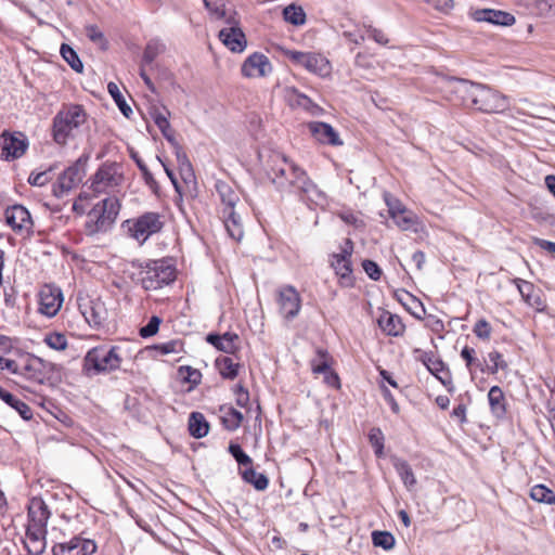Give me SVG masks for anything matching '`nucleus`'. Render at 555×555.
Masks as SVG:
<instances>
[{
	"instance_id": "f257e3e1",
	"label": "nucleus",
	"mask_w": 555,
	"mask_h": 555,
	"mask_svg": "<svg viewBox=\"0 0 555 555\" xmlns=\"http://www.w3.org/2000/svg\"><path fill=\"white\" fill-rule=\"evenodd\" d=\"M452 92L466 107L487 114H501L509 108V99L498 91L465 79H456Z\"/></svg>"
},
{
	"instance_id": "f03ea898",
	"label": "nucleus",
	"mask_w": 555,
	"mask_h": 555,
	"mask_svg": "<svg viewBox=\"0 0 555 555\" xmlns=\"http://www.w3.org/2000/svg\"><path fill=\"white\" fill-rule=\"evenodd\" d=\"M176 279V270L164 260L147 262L140 271L141 285L146 291H156Z\"/></svg>"
},
{
	"instance_id": "7ed1b4c3",
	"label": "nucleus",
	"mask_w": 555,
	"mask_h": 555,
	"mask_svg": "<svg viewBox=\"0 0 555 555\" xmlns=\"http://www.w3.org/2000/svg\"><path fill=\"white\" fill-rule=\"evenodd\" d=\"M83 109L74 105L66 111L59 112L53 118V139L59 144H65L72 132L85 122Z\"/></svg>"
},
{
	"instance_id": "20e7f679",
	"label": "nucleus",
	"mask_w": 555,
	"mask_h": 555,
	"mask_svg": "<svg viewBox=\"0 0 555 555\" xmlns=\"http://www.w3.org/2000/svg\"><path fill=\"white\" fill-rule=\"evenodd\" d=\"M124 175L121 166L117 163L106 165V194L112 189L113 195L106 197V221L114 222L121 208V197L124 193L120 186L124 183Z\"/></svg>"
},
{
	"instance_id": "39448f33",
	"label": "nucleus",
	"mask_w": 555,
	"mask_h": 555,
	"mask_svg": "<svg viewBox=\"0 0 555 555\" xmlns=\"http://www.w3.org/2000/svg\"><path fill=\"white\" fill-rule=\"evenodd\" d=\"M352 253L353 242L350 238H346L340 246V251L333 254L331 257V267L334 269L336 275L339 276V285L341 287H352L354 285L351 263Z\"/></svg>"
},
{
	"instance_id": "423d86ee",
	"label": "nucleus",
	"mask_w": 555,
	"mask_h": 555,
	"mask_svg": "<svg viewBox=\"0 0 555 555\" xmlns=\"http://www.w3.org/2000/svg\"><path fill=\"white\" fill-rule=\"evenodd\" d=\"M286 56L295 64L320 77H328L332 73L330 61L320 53L289 50L286 52Z\"/></svg>"
},
{
	"instance_id": "0eeeda50",
	"label": "nucleus",
	"mask_w": 555,
	"mask_h": 555,
	"mask_svg": "<svg viewBox=\"0 0 555 555\" xmlns=\"http://www.w3.org/2000/svg\"><path fill=\"white\" fill-rule=\"evenodd\" d=\"M163 216L155 211H147L139 216L129 227L131 236L140 244L146 242L149 237L158 233L164 228Z\"/></svg>"
},
{
	"instance_id": "6e6552de",
	"label": "nucleus",
	"mask_w": 555,
	"mask_h": 555,
	"mask_svg": "<svg viewBox=\"0 0 555 555\" xmlns=\"http://www.w3.org/2000/svg\"><path fill=\"white\" fill-rule=\"evenodd\" d=\"M85 165L86 162L79 158L66 168L53 184L52 194L61 198L67 195L73 189L77 188L86 175Z\"/></svg>"
},
{
	"instance_id": "1a4fd4ad",
	"label": "nucleus",
	"mask_w": 555,
	"mask_h": 555,
	"mask_svg": "<svg viewBox=\"0 0 555 555\" xmlns=\"http://www.w3.org/2000/svg\"><path fill=\"white\" fill-rule=\"evenodd\" d=\"M228 26L219 31L220 41L232 52L241 53L246 49L247 41L245 34L240 26V18L235 11L227 17Z\"/></svg>"
},
{
	"instance_id": "9d476101",
	"label": "nucleus",
	"mask_w": 555,
	"mask_h": 555,
	"mask_svg": "<svg viewBox=\"0 0 555 555\" xmlns=\"http://www.w3.org/2000/svg\"><path fill=\"white\" fill-rule=\"evenodd\" d=\"M274 165L271 167L268 175L272 183L281 191L288 190L294 186L293 181L296 179L295 171H302L300 167L294 163L288 162L285 157L275 156Z\"/></svg>"
},
{
	"instance_id": "9b49d317",
	"label": "nucleus",
	"mask_w": 555,
	"mask_h": 555,
	"mask_svg": "<svg viewBox=\"0 0 555 555\" xmlns=\"http://www.w3.org/2000/svg\"><path fill=\"white\" fill-rule=\"evenodd\" d=\"M276 302L280 313L287 321L295 319L300 312L301 297L292 285H284L278 289Z\"/></svg>"
},
{
	"instance_id": "f8f14e48",
	"label": "nucleus",
	"mask_w": 555,
	"mask_h": 555,
	"mask_svg": "<svg viewBox=\"0 0 555 555\" xmlns=\"http://www.w3.org/2000/svg\"><path fill=\"white\" fill-rule=\"evenodd\" d=\"M55 365L35 356H26L18 362L17 375L27 379L42 383L43 379L54 370Z\"/></svg>"
},
{
	"instance_id": "ddd939ff",
	"label": "nucleus",
	"mask_w": 555,
	"mask_h": 555,
	"mask_svg": "<svg viewBox=\"0 0 555 555\" xmlns=\"http://www.w3.org/2000/svg\"><path fill=\"white\" fill-rule=\"evenodd\" d=\"M0 157L10 160L22 157L28 149V140L22 132L4 131L0 137Z\"/></svg>"
},
{
	"instance_id": "4468645a",
	"label": "nucleus",
	"mask_w": 555,
	"mask_h": 555,
	"mask_svg": "<svg viewBox=\"0 0 555 555\" xmlns=\"http://www.w3.org/2000/svg\"><path fill=\"white\" fill-rule=\"evenodd\" d=\"M63 304L62 291L53 285L46 284L39 292L38 311L48 317L53 318L57 314Z\"/></svg>"
},
{
	"instance_id": "2eb2a0df",
	"label": "nucleus",
	"mask_w": 555,
	"mask_h": 555,
	"mask_svg": "<svg viewBox=\"0 0 555 555\" xmlns=\"http://www.w3.org/2000/svg\"><path fill=\"white\" fill-rule=\"evenodd\" d=\"M95 550L96 544L94 540L79 534L72 538L68 542L55 544L52 552L53 555H91Z\"/></svg>"
},
{
	"instance_id": "dca6fc26",
	"label": "nucleus",
	"mask_w": 555,
	"mask_h": 555,
	"mask_svg": "<svg viewBox=\"0 0 555 555\" xmlns=\"http://www.w3.org/2000/svg\"><path fill=\"white\" fill-rule=\"evenodd\" d=\"M420 360L449 392L454 391L451 373L442 360L436 358L433 352H423Z\"/></svg>"
},
{
	"instance_id": "f3484780",
	"label": "nucleus",
	"mask_w": 555,
	"mask_h": 555,
	"mask_svg": "<svg viewBox=\"0 0 555 555\" xmlns=\"http://www.w3.org/2000/svg\"><path fill=\"white\" fill-rule=\"evenodd\" d=\"M4 218L7 224L15 232L25 231L29 233L34 225L30 212L26 207L20 204L8 207L4 210Z\"/></svg>"
},
{
	"instance_id": "a211bd4d",
	"label": "nucleus",
	"mask_w": 555,
	"mask_h": 555,
	"mask_svg": "<svg viewBox=\"0 0 555 555\" xmlns=\"http://www.w3.org/2000/svg\"><path fill=\"white\" fill-rule=\"evenodd\" d=\"M241 72L242 75L247 78L266 77L272 72V64L268 56L255 52L244 61Z\"/></svg>"
},
{
	"instance_id": "6ab92c4d",
	"label": "nucleus",
	"mask_w": 555,
	"mask_h": 555,
	"mask_svg": "<svg viewBox=\"0 0 555 555\" xmlns=\"http://www.w3.org/2000/svg\"><path fill=\"white\" fill-rule=\"evenodd\" d=\"M296 179L292 180L294 189H296L308 201L320 204L325 199V194L317 186V184L308 177L305 170L295 171Z\"/></svg>"
},
{
	"instance_id": "aec40b11",
	"label": "nucleus",
	"mask_w": 555,
	"mask_h": 555,
	"mask_svg": "<svg viewBox=\"0 0 555 555\" xmlns=\"http://www.w3.org/2000/svg\"><path fill=\"white\" fill-rule=\"evenodd\" d=\"M308 128L318 142L333 146L343 145L338 132L330 124L312 121L309 122Z\"/></svg>"
},
{
	"instance_id": "412c9836",
	"label": "nucleus",
	"mask_w": 555,
	"mask_h": 555,
	"mask_svg": "<svg viewBox=\"0 0 555 555\" xmlns=\"http://www.w3.org/2000/svg\"><path fill=\"white\" fill-rule=\"evenodd\" d=\"M50 511L43 500L34 498L28 505L27 527L47 529Z\"/></svg>"
},
{
	"instance_id": "4be33fe9",
	"label": "nucleus",
	"mask_w": 555,
	"mask_h": 555,
	"mask_svg": "<svg viewBox=\"0 0 555 555\" xmlns=\"http://www.w3.org/2000/svg\"><path fill=\"white\" fill-rule=\"evenodd\" d=\"M472 17L476 22H487L501 26H511L515 23V17L511 13L493 9L475 10Z\"/></svg>"
},
{
	"instance_id": "5701e85b",
	"label": "nucleus",
	"mask_w": 555,
	"mask_h": 555,
	"mask_svg": "<svg viewBox=\"0 0 555 555\" xmlns=\"http://www.w3.org/2000/svg\"><path fill=\"white\" fill-rule=\"evenodd\" d=\"M47 529L26 528V537L23 540L24 547L29 555H41L46 550Z\"/></svg>"
},
{
	"instance_id": "b1692460",
	"label": "nucleus",
	"mask_w": 555,
	"mask_h": 555,
	"mask_svg": "<svg viewBox=\"0 0 555 555\" xmlns=\"http://www.w3.org/2000/svg\"><path fill=\"white\" fill-rule=\"evenodd\" d=\"M83 372L88 377L98 376L104 372V348L101 346L90 349L83 359Z\"/></svg>"
},
{
	"instance_id": "393cba45",
	"label": "nucleus",
	"mask_w": 555,
	"mask_h": 555,
	"mask_svg": "<svg viewBox=\"0 0 555 555\" xmlns=\"http://www.w3.org/2000/svg\"><path fill=\"white\" fill-rule=\"evenodd\" d=\"M488 401L492 415L498 420H504L507 413V401L499 386H492L489 389Z\"/></svg>"
},
{
	"instance_id": "a878e982",
	"label": "nucleus",
	"mask_w": 555,
	"mask_h": 555,
	"mask_svg": "<svg viewBox=\"0 0 555 555\" xmlns=\"http://www.w3.org/2000/svg\"><path fill=\"white\" fill-rule=\"evenodd\" d=\"M206 340L218 350L225 353H234L238 349L237 343L240 337L235 333L227 332L223 335L209 334Z\"/></svg>"
},
{
	"instance_id": "bb28decb",
	"label": "nucleus",
	"mask_w": 555,
	"mask_h": 555,
	"mask_svg": "<svg viewBox=\"0 0 555 555\" xmlns=\"http://www.w3.org/2000/svg\"><path fill=\"white\" fill-rule=\"evenodd\" d=\"M81 313L90 325L99 326L103 321L104 304L98 299H90L88 302L80 305Z\"/></svg>"
},
{
	"instance_id": "cd10ccee",
	"label": "nucleus",
	"mask_w": 555,
	"mask_h": 555,
	"mask_svg": "<svg viewBox=\"0 0 555 555\" xmlns=\"http://www.w3.org/2000/svg\"><path fill=\"white\" fill-rule=\"evenodd\" d=\"M378 325L382 331L389 336H399L404 331V324L400 317L385 311L378 318Z\"/></svg>"
},
{
	"instance_id": "c85d7f7f",
	"label": "nucleus",
	"mask_w": 555,
	"mask_h": 555,
	"mask_svg": "<svg viewBox=\"0 0 555 555\" xmlns=\"http://www.w3.org/2000/svg\"><path fill=\"white\" fill-rule=\"evenodd\" d=\"M222 218L229 235L235 241H241L244 230L241 217L235 212L234 208L222 209Z\"/></svg>"
},
{
	"instance_id": "c756f323",
	"label": "nucleus",
	"mask_w": 555,
	"mask_h": 555,
	"mask_svg": "<svg viewBox=\"0 0 555 555\" xmlns=\"http://www.w3.org/2000/svg\"><path fill=\"white\" fill-rule=\"evenodd\" d=\"M107 92L113 98L120 113L126 117L130 118L133 114L130 104L127 102L126 96L130 98V94L127 90H121L115 82H109L106 86Z\"/></svg>"
},
{
	"instance_id": "7c9ffc66",
	"label": "nucleus",
	"mask_w": 555,
	"mask_h": 555,
	"mask_svg": "<svg viewBox=\"0 0 555 555\" xmlns=\"http://www.w3.org/2000/svg\"><path fill=\"white\" fill-rule=\"evenodd\" d=\"M0 399L13 408L23 420L28 421L33 417V411L30 406L2 387H0Z\"/></svg>"
},
{
	"instance_id": "2f4dec72",
	"label": "nucleus",
	"mask_w": 555,
	"mask_h": 555,
	"mask_svg": "<svg viewBox=\"0 0 555 555\" xmlns=\"http://www.w3.org/2000/svg\"><path fill=\"white\" fill-rule=\"evenodd\" d=\"M516 4L526 13L537 16L546 15L553 9L550 0H517Z\"/></svg>"
},
{
	"instance_id": "473e14b6",
	"label": "nucleus",
	"mask_w": 555,
	"mask_h": 555,
	"mask_svg": "<svg viewBox=\"0 0 555 555\" xmlns=\"http://www.w3.org/2000/svg\"><path fill=\"white\" fill-rule=\"evenodd\" d=\"M150 115L153 118L155 125L160 130L162 134L165 137V139L172 145H177L175 131L171 129L167 115L159 112V109L156 107L151 108Z\"/></svg>"
},
{
	"instance_id": "72a5a7b5",
	"label": "nucleus",
	"mask_w": 555,
	"mask_h": 555,
	"mask_svg": "<svg viewBox=\"0 0 555 555\" xmlns=\"http://www.w3.org/2000/svg\"><path fill=\"white\" fill-rule=\"evenodd\" d=\"M129 350L125 346H113L106 352V371L117 370L126 359H130Z\"/></svg>"
},
{
	"instance_id": "f704fd0d",
	"label": "nucleus",
	"mask_w": 555,
	"mask_h": 555,
	"mask_svg": "<svg viewBox=\"0 0 555 555\" xmlns=\"http://www.w3.org/2000/svg\"><path fill=\"white\" fill-rule=\"evenodd\" d=\"M215 188L224 205L223 209H233L238 202V194L224 181H217Z\"/></svg>"
},
{
	"instance_id": "c9c22d12",
	"label": "nucleus",
	"mask_w": 555,
	"mask_h": 555,
	"mask_svg": "<svg viewBox=\"0 0 555 555\" xmlns=\"http://www.w3.org/2000/svg\"><path fill=\"white\" fill-rule=\"evenodd\" d=\"M241 476L245 482L251 485L258 491H263L269 486L268 477L262 473L256 472L251 465L241 470Z\"/></svg>"
},
{
	"instance_id": "e433bc0d",
	"label": "nucleus",
	"mask_w": 555,
	"mask_h": 555,
	"mask_svg": "<svg viewBox=\"0 0 555 555\" xmlns=\"http://www.w3.org/2000/svg\"><path fill=\"white\" fill-rule=\"evenodd\" d=\"M390 217L393 219L395 223L401 230H411L417 224V218L406 209H398L395 210L391 206L389 209Z\"/></svg>"
},
{
	"instance_id": "4c0bfd02",
	"label": "nucleus",
	"mask_w": 555,
	"mask_h": 555,
	"mask_svg": "<svg viewBox=\"0 0 555 555\" xmlns=\"http://www.w3.org/2000/svg\"><path fill=\"white\" fill-rule=\"evenodd\" d=\"M209 425L204 415L199 412H193L189 418V431L195 438H203L208 434Z\"/></svg>"
},
{
	"instance_id": "58836bf2",
	"label": "nucleus",
	"mask_w": 555,
	"mask_h": 555,
	"mask_svg": "<svg viewBox=\"0 0 555 555\" xmlns=\"http://www.w3.org/2000/svg\"><path fill=\"white\" fill-rule=\"evenodd\" d=\"M393 467L398 475L400 476L404 486L411 490L416 485V478L412 470L411 465L401 459L393 460Z\"/></svg>"
},
{
	"instance_id": "ea45409f",
	"label": "nucleus",
	"mask_w": 555,
	"mask_h": 555,
	"mask_svg": "<svg viewBox=\"0 0 555 555\" xmlns=\"http://www.w3.org/2000/svg\"><path fill=\"white\" fill-rule=\"evenodd\" d=\"M332 362L333 358L328 351L323 348H318L315 350V356L310 360V366L313 374H321V372L328 371Z\"/></svg>"
},
{
	"instance_id": "a19ab883",
	"label": "nucleus",
	"mask_w": 555,
	"mask_h": 555,
	"mask_svg": "<svg viewBox=\"0 0 555 555\" xmlns=\"http://www.w3.org/2000/svg\"><path fill=\"white\" fill-rule=\"evenodd\" d=\"M216 366L223 378L234 379L238 374L240 363L224 356L216 359Z\"/></svg>"
},
{
	"instance_id": "79ce46f5",
	"label": "nucleus",
	"mask_w": 555,
	"mask_h": 555,
	"mask_svg": "<svg viewBox=\"0 0 555 555\" xmlns=\"http://www.w3.org/2000/svg\"><path fill=\"white\" fill-rule=\"evenodd\" d=\"M205 9L209 13V17L212 21H223L227 23V17L231 13H228L225 9L224 0H203Z\"/></svg>"
},
{
	"instance_id": "37998d69",
	"label": "nucleus",
	"mask_w": 555,
	"mask_h": 555,
	"mask_svg": "<svg viewBox=\"0 0 555 555\" xmlns=\"http://www.w3.org/2000/svg\"><path fill=\"white\" fill-rule=\"evenodd\" d=\"M60 53L67 64L77 73H81L83 64L79 59L77 52L68 44L62 43Z\"/></svg>"
},
{
	"instance_id": "c03bdc74",
	"label": "nucleus",
	"mask_w": 555,
	"mask_h": 555,
	"mask_svg": "<svg viewBox=\"0 0 555 555\" xmlns=\"http://www.w3.org/2000/svg\"><path fill=\"white\" fill-rule=\"evenodd\" d=\"M166 47L159 39H151L144 49L142 62L151 64L153 61L165 51Z\"/></svg>"
},
{
	"instance_id": "a18cd8bd",
	"label": "nucleus",
	"mask_w": 555,
	"mask_h": 555,
	"mask_svg": "<svg viewBox=\"0 0 555 555\" xmlns=\"http://www.w3.org/2000/svg\"><path fill=\"white\" fill-rule=\"evenodd\" d=\"M530 496L532 500L555 505V494L554 492L545 487L544 485H535L531 488Z\"/></svg>"
},
{
	"instance_id": "49530a36",
	"label": "nucleus",
	"mask_w": 555,
	"mask_h": 555,
	"mask_svg": "<svg viewBox=\"0 0 555 555\" xmlns=\"http://www.w3.org/2000/svg\"><path fill=\"white\" fill-rule=\"evenodd\" d=\"M221 420L228 430H236L242 424L243 414L234 408H228L224 410Z\"/></svg>"
},
{
	"instance_id": "de8ad7c7",
	"label": "nucleus",
	"mask_w": 555,
	"mask_h": 555,
	"mask_svg": "<svg viewBox=\"0 0 555 555\" xmlns=\"http://www.w3.org/2000/svg\"><path fill=\"white\" fill-rule=\"evenodd\" d=\"M88 224L90 222L94 223V230L91 232H96L102 229L104 225V199L99 201L93 208L88 212Z\"/></svg>"
},
{
	"instance_id": "09e8293b",
	"label": "nucleus",
	"mask_w": 555,
	"mask_h": 555,
	"mask_svg": "<svg viewBox=\"0 0 555 555\" xmlns=\"http://www.w3.org/2000/svg\"><path fill=\"white\" fill-rule=\"evenodd\" d=\"M284 20L293 25H302L306 22V14L300 7L289 4L283 10Z\"/></svg>"
},
{
	"instance_id": "8fccbe9b",
	"label": "nucleus",
	"mask_w": 555,
	"mask_h": 555,
	"mask_svg": "<svg viewBox=\"0 0 555 555\" xmlns=\"http://www.w3.org/2000/svg\"><path fill=\"white\" fill-rule=\"evenodd\" d=\"M94 182L92 183V193L83 191L79 194V199H90L95 194H100L102 192V182L104 181V166H100L94 176Z\"/></svg>"
},
{
	"instance_id": "3c124183",
	"label": "nucleus",
	"mask_w": 555,
	"mask_h": 555,
	"mask_svg": "<svg viewBox=\"0 0 555 555\" xmlns=\"http://www.w3.org/2000/svg\"><path fill=\"white\" fill-rule=\"evenodd\" d=\"M372 541L375 546L383 547L384 550H391L395 546V538L387 531H374L372 533Z\"/></svg>"
},
{
	"instance_id": "603ef678",
	"label": "nucleus",
	"mask_w": 555,
	"mask_h": 555,
	"mask_svg": "<svg viewBox=\"0 0 555 555\" xmlns=\"http://www.w3.org/2000/svg\"><path fill=\"white\" fill-rule=\"evenodd\" d=\"M179 374L182 376L184 382L191 384V388L201 384L202 373L198 370L193 369L192 366H180Z\"/></svg>"
},
{
	"instance_id": "864d4df0",
	"label": "nucleus",
	"mask_w": 555,
	"mask_h": 555,
	"mask_svg": "<svg viewBox=\"0 0 555 555\" xmlns=\"http://www.w3.org/2000/svg\"><path fill=\"white\" fill-rule=\"evenodd\" d=\"M229 452L240 466L248 467L253 464L251 457L243 451L240 444L231 442L229 444Z\"/></svg>"
},
{
	"instance_id": "5fc2aeb1",
	"label": "nucleus",
	"mask_w": 555,
	"mask_h": 555,
	"mask_svg": "<svg viewBox=\"0 0 555 555\" xmlns=\"http://www.w3.org/2000/svg\"><path fill=\"white\" fill-rule=\"evenodd\" d=\"M44 343L54 350H65L67 348L66 336L57 332L47 334Z\"/></svg>"
},
{
	"instance_id": "6e6d98bb",
	"label": "nucleus",
	"mask_w": 555,
	"mask_h": 555,
	"mask_svg": "<svg viewBox=\"0 0 555 555\" xmlns=\"http://www.w3.org/2000/svg\"><path fill=\"white\" fill-rule=\"evenodd\" d=\"M515 284L524 300L528 305L534 306V302L532 301V294L534 293L533 284L521 279H516Z\"/></svg>"
},
{
	"instance_id": "4d7b16f0",
	"label": "nucleus",
	"mask_w": 555,
	"mask_h": 555,
	"mask_svg": "<svg viewBox=\"0 0 555 555\" xmlns=\"http://www.w3.org/2000/svg\"><path fill=\"white\" fill-rule=\"evenodd\" d=\"M489 361L492 365H489L487 372L489 374H495L499 370H505L507 367V363L504 361L502 353L494 350L489 352L488 354Z\"/></svg>"
},
{
	"instance_id": "13d9d810",
	"label": "nucleus",
	"mask_w": 555,
	"mask_h": 555,
	"mask_svg": "<svg viewBox=\"0 0 555 555\" xmlns=\"http://www.w3.org/2000/svg\"><path fill=\"white\" fill-rule=\"evenodd\" d=\"M132 159L135 162L137 166L139 167L140 171L142 172L143 179L147 185L151 188H154L157 185L152 172L149 170L145 163L138 156L137 153H131Z\"/></svg>"
},
{
	"instance_id": "bf43d9fd",
	"label": "nucleus",
	"mask_w": 555,
	"mask_h": 555,
	"mask_svg": "<svg viewBox=\"0 0 555 555\" xmlns=\"http://www.w3.org/2000/svg\"><path fill=\"white\" fill-rule=\"evenodd\" d=\"M160 354L179 353L182 350V343L180 340H169L154 346Z\"/></svg>"
},
{
	"instance_id": "052dcab7",
	"label": "nucleus",
	"mask_w": 555,
	"mask_h": 555,
	"mask_svg": "<svg viewBox=\"0 0 555 555\" xmlns=\"http://www.w3.org/2000/svg\"><path fill=\"white\" fill-rule=\"evenodd\" d=\"M160 322L162 320L158 317L153 315L147 322V324L140 328V336L143 338H147L155 335L158 332Z\"/></svg>"
},
{
	"instance_id": "680f3d73",
	"label": "nucleus",
	"mask_w": 555,
	"mask_h": 555,
	"mask_svg": "<svg viewBox=\"0 0 555 555\" xmlns=\"http://www.w3.org/2000/svg\"><path fill=\"white\" fill-rule=\"evenodd\" d=\"M473 332L478 338L488 340L491 336V325L487 320L481 319L476 322Z\"/></svg>"
},
{
	"instance_id": "e2e57ef3",
	"label": "nucleus",
	"mask_w": 555,
	"mask_h": 555,
	"mask_svg": "<svg viewBox=\"0 0 555 555\" xmlns=\"http://www.w3.org/2000/svg\"><path fill=\"white\" fill-rule=\"evenodd\" d=\"M50 172L51 169L40 172H31L27 181L33 186H43L51 180Z\"/></svg>"
},
{
	"instance_id": "0e129e2a",
	"label": "nucleus",
	"mask_w": 555,
	"mask_h": 555,
	"mask_svg": "<svg viewBox=\"0 0 555 555\" xmlns=\"http://www.w3.org/2000/svg\"><path fill=\"white\" fill-rule=\"evenodd\" d=\"M362 268L371 280L378 281L380 279L382 270L375 261L365 259L362 262Z\"/></svg>"
},
{
	"instance_id": "69168bd1",
	"label": "nucleus",
	"mask_w": 555,
	"mask_h": 555,
	"mask_svg": "<svg viewBox=\"0 0 555 555\" xmlns=\"http://www.w3.org/2000/svg\"><path fill=\"white\" fill-rule=\"evenodd\" d=\"M86 36L98 43L100 48L104 47V35L96 25H87L85 28Z\"/></svg>"
},
{
	"instance_id": "338daca9",
	"label": "nucleus",
	"mask_w": 555,
	"mask_h": 555,
	"mask_svg": "<svg viewBox=\"0 0 555 555\" xmlns=\"http://www.w3.org/2000/svg\"><path fill=\"white\" fill-rule=\"evenodd\" d=\"M369 438H370V442L372 443V446L376 449L375 453L377 455H380L383 452V448H384L383 436H382L380 429L373 428L370 431Z\"/></svg>"
},
{
	"instance_id": "774afa93",
	"label": "nucleus",
	"mask_w": 555,
	"mask_h": 555,
	"mask_svg": "<svg viewBox=\"0 0 555 555\" xmlns=\"http://www.w3.org/2000/svg\"><path fill=\"white\" fill-rule=\"evenodd\" d=\"M294 93L296 94V102L299 106L304 107L305 109L311 113H315V111L319 109V106L314 104L309 96L299 93L296 90H294Z\"/></svg>"
}]
</instances>
